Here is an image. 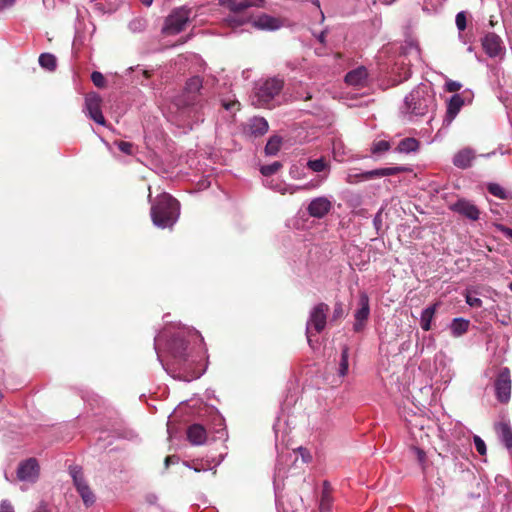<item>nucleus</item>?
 Wrapping results in <instances>:
<instances>
[{"mask_svg": "<svg viewBox=\"0 0 512 512\" xmlns=\"http://www.w3.org/2000/svg\"><path fill=\"white\" fill-rule=\"evenodd\" d=\"M332 491L333 489L331 487V484L327 480H325L322 485V492L319 502V510L321 512L331 511L333 504Z\"/></svg>", "mask_w": 512, "mask_h": 512, "instance_id": "5701e85b", "label": "nucleus"}, {"mask_svg": "<svg viewBox=\"0 0 512 512\" xmlns=\"http://www.w3.org/2000/svg\"><path fill=\"white\" fill-rule=\"evenodd\" d=\"M420 143L416 138L407 137L398 143L396 151L399 153H411L416 152L419 149Z\"/></svg>", "mask_w": 512, "mask_h": 512, "instance_id": "c85d7f7f", "label": "nucleus"}, {"mask_svg": "<svg viewBox=\"0 0 512 512\" xmlns=\"http://www.w3.org/2000/svg\"><path fill=\"white\" fill-rule=\"evenodd\" d=\"M16 0H0V12L4 11L7 8L12 7L15 4Z\"/></svg>", "mask_w": 512, "mask_h": 512, "instance_id": "de8ad7c7", "label": "nucleus"}, {"mask_svg": "<svg viewBox=\"0 0 512 512\" xmlns=\"http://www.w3.org/2000/svg\"><path fill=\"white\" fill-rule=\"evenodd\" d=\"M373 223H374V226L376 227V229H379V227L381 226V223H382V219H381V212H378L374 219H373Z\"/></svg>", "mask_w": 512, "mask_h": 512, "instance_id": "3c124183", "label": "nucleus"}, {"mask_svg": "<svg viewBox=\"0 0 512 512\" xmlns=\"http://www.w3.org/2000/svg\"><path fill=\"white\" fill-rule=\"evenodd\" d=\"M476 158L475 151L466 147L459 150L452 159V163L455 167L460 169H467L472 165L473 160Z\"/></svg>", "mask_w": 512, "mask_h": 512, "instance_id": "a211bd4d", "label": "nucleus"}, {"mask_svg": "<svg viewBox=\"0 0 512 512\" xmlns=\"http://www.w3.org/2000/svg\"><path fill=\"white\" fill-rule=\"evenodd\" d=\"M343 314V308L341 304H337L334 308V318L340 317Z\"/></svg>", "mask_w": 512, "mask_h": 512, "instance_id": "603ef678", "label": "nucleus"}, {"mask_svg": "<svg viewBox=\"0 0 512 512\" xmlns=\"http://www.w3.org/2000/svg\"><path fill=\"white\" fill-rule=\"evenodd\" d=\"M189 21V10L184 7L174 10L165 20L162 32L165 35H175L184 30Z\"/></svg>", "mask_w": 512, "mask_h": 512, "instance_id": "6e6552de", "label": "nucleus"}, {"mask_svg": "<svg viewBox=\"0 0 512 512\" xmlns=\"http://www.w3.org/2000/svg\"><path fill=\"white\" fill-rule=\"evenodd\" d=\"M487 189L490 194L499 199H507L508 197V194L505 191V189L497 183H489Z\"/></svg>", "mask_w": 512, "mask_h": 512, "instance_id": "72a5a7b5", "label": "nucleus"}, {"mask_svg": "<svg viewBox=\"0 0 512 512\" xmlns=\"http://www.w3.org/2000/svg\"><path fill=\"white\" fill-rule=\"evenodd\" d=\"M329 306L326 303L316 304L309 312L306 323V337L309 345L312 343V336L321 333L327 323Z\"/></svg>", "mask_w": 512, "mask_h": 512, "instance_id": "0eeeda50", "label": "nucleus"}, {"mask_svg": "<svg viewBox=\"0 0 512 512\" xmlns=\"http://www.w3.org/2000/svg\"><path fill=\"white\" fill-rule=\"evenodd\" d=\"M306 166L308 169H310L312 172H315V173L326 172V174L324 176H320L319 182L312 185L313 187H318L320 182L325 180L328 176V172H329L328 161L324 157H321L319 159L308 160Z\"/></svg>", "mask_w": 512, "mask_h": 512, "instance_id": "b1692460", "label": "nucleus"}, {"mask_svg": "<svg viewBox=\"0 0 512 512\" xmlns=\"http://www.w3.org/2000/svg\"><path fill=\"white\" fill-rule=\"evenodd\" d=\"M276 474L278 477L281 476V468H279V467L276 468Z\"/></svg>", "mask_w": 512, "mask_h": 512, "instance_id": "13d9d810", "label": "nucleus"}, {"mask_svg": "<svg viewBox=\"0 0 512 512\" xmlns=\"http://www.w3.org/2000/svg\"><path fill=\"white\" fill-rule=\"evenodd\" d=\"M202 88V79L199 76L191 77L187 80L184 95L178 100L179 106L182 108V114L187 117L186 123L192 128L193 123L203 121L200 112L201 106L197 104L196 96Z\"/></svg>", "mask_w": 512, "mask_h": 512, "instance_id": "20e7f679", "label": "nucleus"}, {"mask_svg": "<svg viewBox=\"0 0 512 512\" xmlns=\"http://www.w3.org/2000/svg\"><path fill=\"white\" fill-rule=\"evenodd\" d=\"M389 149L390 143L386 140H380L372 144L371 153L374 155H380L387 152Z\"/></svg>", "mask_w": 512, "mask_h": 512, "instance_id": "f704fd0d", "label": "nucleus"}, {"mask_svg": "<svg viewBox=\"0 0 512 512\" xmlns=\"http://www.w3.org/2000/svg\"><path fill=\"white\" fill-rule=\"evenodd\" d=\"M196 340L202 343L203 337L197 330L193 328L178 327L177 331L173 333L170 330L165 329L155 336L154 348L156 350L158 359L161 361L159 346L161 342L165 341L167 351L173 358L174 364L181 365L188 360V343L190 341Z\"/></svg>", "mask_w": 512, "mask_h": 512, "instance_id": "f257e3e1", "label": "nucleus"}, {"mask_svg": "<svg viewBox=\"0 0 512 512\" xmlns=\"http://www.w3.org/2000/svg\"><path fill=\"white\" fill-rule=\"evenodd\" d=\"M194 471L196 472H200L202 470H205L204 468H200V467H193Z\"/></svg>", "mask_w": 512, "mask_h": 512, "instance_id": "4d7b16f0", "label": "nucleus"}, {"mask_svg": "<svg viewBox=\"0 0 512 512\" xmlns=\"http://www.w3.org/2000/svg\"><path fill=\"white\" fill-rule=\"evenodd\" d=\"M348 358H349V348L348 346H344L341 351V359L339 363L338 373L341 377H344L348 373Z\"/></svg>", "mask_w": 512, "mask_h": 512, "instance_id": "2f4dec72", "label": "nucleus"}, {"mask_svg": "<svg viewBox=\"0 0 512 512\" xmlns=\"http://www.w3.org/2000/svg\"><path fill=\"white\" fill-rule=\"evenodd\" d=\"M39 64L42 68L53 71L56 68V57L50 53H42L39 56Z\"/></svg>", "mask_w": 512, "mask_h": 512, "instance_id": "7c9ffc66", "label": "nucleus"}, {"mask_svg": "<svg viewBox=\"0 0 512 512\" xmlns=\"http://www.w3.org/2000/svg\"><path fill=\"white\" fill-rule=\"evenodd\" d=\"M466 303L470 307H481L482 306V300L476 296H472L469 292L465 295Z\"/></svg>", "mask_w": 512, "mask_h": 512, "instance_id": "58836bf2", "label": "nucleus"}, {"mask_svg": "<svg viewBox=\"0 0 512 512\" xmlns=\"http://www.w3.org/2000/svg\"><path fill=\"white\" fill-rule=\"evenodd\" d=\"M468 51L469 52H472L473 51V48L471 46L468 47Z\"/></svg>", "mask_w": 512, "mask_h": 512, "instance_id": "0e129e2a", "label": "nucleus"}, {"mask_svg": "<svg viewBox=\"0 0 512 512\" xmlns=\"http://www.w3.org/2000/svg\"><path fill=\"white\" fill-rule=\"evenodd\" d=\"M142 2V4H144L145 6H150L153 2V0H140Z\"/></svg>", "mask_w": 512, "mask_h": 512, "instance_id": "6e6d98bb", "label": "nucleus"}, {"mask_svg": "<svg viewBox=\"0 0 512 512\" xmlns=\"http://www.w3.org/2000/svg\"><path fill=\"white\" fill-rule=\"evenodd\" d=\"M436 95L431 84L421 83L404 99L400 107L402 117L414 121L436 110Z\"/></svg>", "mask_w": 512, "mask_h": 512, "instance_id": "f03ea898", "label": "nucleus"}, {"mask_svg": "<svg viewBox=\"0 0 512 512\" xmlns=\"http://www.w3.org/2000/svg\"><path fill=\"white\" fill-rule=\"evenodd\" d=\"M70 474L73 478L74 485L81 496L84 504L89 507L95 503V495L87 485L83 478V474L80 468L72 467Z\"/></svg>", "mask_w": 512, "mask_h": 512, "instance_id": "1a4fd4ad", "label": "nucleus"}, {"mask_svg": "<svg viewBox=\"0 0 512 512\" xmlns=\"http://www.w3.org/2000/svg\"><path fill=\"white\" fill-rule=\"evenodd\" d=\"M358 304L359 308L354 314L355 323L353 325V329L355 332L362 330L370 314L369 297L366 293L363 292L359 295Z\"/></svg>", "mask_w": 512, "mask_h": 512, "instance_id": "2eb2a0df", "label": "nucleus"}, {"mask_svg": "<svg viewBox=\"0 0 512 512\" xmlns=\"http://www.w3.org/2000/svg\"><path fill=\"white\" fill-rule=\"evenodd\" d=\"M281 146V138L278 136L271 137L266 146H265V153L267 155H276L278 151L280 150Z\"/></svg>", "mask_w": 512, "mask_h": 512, "instance_id": "473e14b6", "label": "nucleus"}, {"mask_svg": "<svg viewBox=\"0 0 512 512\" xmlns=\"http://www.w3.org/2000/svg\"><path fill=\"white\" fill-rule=\"evenodd\" d=\"M249 131L254 136L264 135L269 128L268 122L263 117H254L249 121Z\"/></svg>", "mask_w": 512, "mask_h": 512, "instance_id": "a878e982", "label": "nucleus"}, {"mask_svg": "<svg viewBox=\"0 0 512 512\" xmlns=\"http://www.w3.org/2000/svg\"><path fill=\"white\" fill-rule=\"evenodd\" d=\"M404 171H406V168L402 167V166L385 167V168H378V169L362 172V173H360V176H361L362 180H370V179H374V178H381V177L396 175V174L402 173Z\"/></svg>", "mask_w": 512, "mask_h": 512, "instance_id": "6ab92c4d", "label": "nucleus"}, {"mask_svg": "<svg viewBox=\"0 0 512 512\" xmlns=\"http://www.w3.org/2000/svg\"><path fill=\"white\" fill-rule=\"evenodd\" d=\"M473 440L477 452L480 455H485L487 451L485 442L477 435L474 436Z\"/></svg>", "mask_w": 512, "mask_h": 512, "instance_id": "ea45409f", "label": "nucleus"}, {"mask_svg": "<svg viewBox=\"0 0 512 512\" xmlns=\"http://www.w3.org/2000/svg\"><path fill=\"white\" fill-rule=\"evenodd\" d=\"M39 475V465L35 458H29L19 464L17 477L20 481L35 482Z\"/></svg>", "mask_w": 512, "mask_h": 512, "instance_id": "4468645a", "label": "nucleus"}, {"mask_svg": "<svg viewBox=\"0 0 512 512\" xmlns=\"http://www.w3.org/2000/svg\"><path fill=\"white\" fill-rule=\"evenodd\" d=\"M266 186L271 188L272 190L279 192L281 194L290 193L293 194L298 190L305 189L307 186H289L279 180L272 179L266 182Z\"/></svg>", "mask_w": 512, "mask_h": 512, "instance_id": "393cba45", "label": "nucleus"}, {"mask_svg": "<svg viewBox=\"0 0 512 512\" xmlns=\"http://www.w3.org/2000/svg\"><path fill=\"white\" fill-rule=\"evenodd\" d=\"M470 321L464 318H454L449 326L453 337H461L469 328Z\"/></svg>", "mask_w": 512, "mask_h": 512, "instance_id": "bb28decb", "label": "nucleus"}, {"mask_svg": "<svg viewBox=\"0 0 512 512\" xmlns=\"http://www.w3.org/2000/svg\"><path fill=\"white\" fill-rule=\"evenodd\" d=\"M451 209L454 212H456L472 221L478 220L479 216H480V211L476 207V205H474L472 202L465 200V199L458 200L456 203H454L451 206Z\"/></svg>", "mask_w": 512, "mask_h": 512, "instance_id": "dca6fc26", "label": "nucleus"}, {"mask_svg": "<svg viewBox=\"0 0 512 512\" xmlns=\"http://www.w3.org/2000/svg\"><path fill=\"white\" fill-rule=\"evenodd\" d=\"M496 431L498 433L501 443H503L507 449H511L512 428L507 423H499L498 425H496Z\"/></svg>", "mask_w": 512, "mask_h": 512, "instance_id": "cd10ccee", "label": "nucleus"}, {"mask_svg": "<svg viewBox=\"0 0 512 512\" xmlns=\"http://www.w3.org/2000/svg\"><path fill=\"white\" fill-rule=\"evenodd\" d=\"M482 47L490 58L501 60L506 53L502 39L495 33H488L482 38Z\"/></svg>", "mask_w": 512, "mask_h": 512, "instance_id": "9d476101", "label": "nucleus"}, {"mask_svg": "<svg viewBox=\"0 0 512 512\" xmlns=\"http://www.w3.org/2000/svg\"><path fill=\"white\" fill-rule=\"evenodd\" d=\"M0 512H14V508L8 500H2L0 503Z\"/></svg>", "mask_w": 512, "mask_h": 512, "instance_id": "37998d69", "label": "nucleus"}, {"mask_svg": "<svg viewBox=\"0 0 512 512\" xmlns=\"http://www.w3.org/2000/svg\"><path fill=\"white\" fill-rule=\"evenodd\" d=\"M117 146L121 152L127 155H131L133 153V144L130 142L119 141L117 142Z\"/></svg>", "mask_w": 512, "mask_h": 512, "instance_id": "a19ab883", "label": "nucleus"}, {"mask_svg": "<svg viewBox=\"0 0 512 512\" xmlns=\"http://www.w3.org/2000/svg\"><path fill=\"white\" fill-rule=\"evenodd\" d=\"M503 231H504V233H505L508 237H510V238L512 239V229H510V228H504V229H503Z\"/></svg>", "mask_w": 512, "mask_h": 512, "instance_id": "864d4df0", "label": "nucleus"}, {"mask_svg": "<svg viewBox=\"0 0 512 512\" xmlns=\"http://www.w3.org/2000/svg\"><path fill=\"white\" fill-rule=\"evenodd\" d=\"M263 2V0H220L221 5L227 7L231 12H233V15L228 16L225 20L228 26L233 29L241 27L249 22L248 17L239 16L238 13L253 6L261 7Z\"/></svg>", "mask_w": 512, "mask_h": 512, "instance_id": "423d86ee", "label": "nucleus"}, {"mask_svg": "<svg viewBox=\"0 0 512 512\" xmlns=\"http://www.w3.org/2000/svg\"><path fill=\"white\" fill-rule=\"evenodd\" d=\"M455 23L459 31H464L466 28V15L461 11L456 15Z\"/></svg>", "mask_w": 512, "mask_h": 512, "instance_id": "4c0bfd02", "label": "nucleus"}, {"mask_svg": "<svg viewBox=\"0 0 512 512\" xmlns=\"http://www.w3.org/2000/svg\"><path fill=\"white\" fill-rule=\"evenodd\" d=\"M368 80V72L367 69L363 66H360L350 72L345 76V82L348 85L354 87H363L366 85Z\"/></svg>", "mask_w": 512, "mask_h": 512, "instance_id": "aec40b11", "label": "nucleus"}, {"mask_svg": "<svg viewBox=\"0 0 512 512\" xmlns=\"http://www.w3.org/2000/svg\"><path fill=\"white\" fill-rule=\"evenodd\" d=\"M101 97L97 94L88 95L85 98V113L99 125H105L106 120L101 111Z\"/></svg>", "mask_w": 512, "mask_h": 512, "instance_id": "ddd939ff", "label": "nucleus"}, {"mask_svg": "<svg viewBox=\"0 0 512 512\" xmlns=\"http://www.w3.org/2000/svg\"><path fill=\"white\" fill-rule=\"evenodd\" d=\"M358 181H363L361 179L360 173H356V174L349 173L346 177V182L349 184H355Z\"/></svg>", "mask_w": 512, "mask_h": 512, "instance_id": "c03bdc74", "label": "nucleus"}, {"mask_svg": "<svg viewBox=\"0 0 512 512\" xmlns=\"http://www.w3.org/2000/svg\"><path fill=\"white\" fill-rule=\"evenodd\" d=\"M332 207L333 203L329 197L319 196L309 202L307 213L313 218L322 219L331 211Z\"/></svg>", "mask_w": 512, "mask_h": 512, "instance_id": "f8f14e48", "label": "nucleus"}, {"mask_svg": "<svg viewBox=\"0 0 512 512\" xmlns=\"http://www.w3.org/2000/svg\"><path fill=\"white\" fill-rule=\"evenodd\" d=\"M2 397H3V396H2V393L0 392V400L2 399Z\"/></svg>", "mask_w": 512, "mask_h": 512, "instance_id": "338daca9", "label": "nucleus"}, {"mask_svg": "<svg viewBox=\"0 0 512 512\" xmlns=\"http://www.w3.org/2000/svg\"><path fill=\"white\" fill-rule=\"evenodd\" d=\"M318 40L321 42V43H324L325 41V32H321L318 36Z\"/></svg>", "mask_w": 512, "mask_h": 512, "instance_id": "5fc2aeb1", "label": "nucleus"}, {"mask_svg": "<svg viewBox=\"0 0 512 512\" xmlns=\"http://www.w3.org/2000/svg\"><path fill=\"white\" fill-rule=\"evenodd\" d=\"M436 312V305L429 306L425 308L420 317V325L424 331H429L431 329V322Z\"/></svg>", "mask_w": 512, "mask_h": 512, "instance_id": "c756f323", "label": "nucleus"}, {"mask_svg": "<svg viewBox=\"0 0 512 512\" xmlns=\"http://www.w3.org/2000/svg\"><path fill=\"white\" fill-rule=\"evenodd\" d=\"M461 83L453 80H449L445 84V88L448 92H457L461 89Z\"/></svg>", "mask_w": 512, "mask_h": 512, "instance_id": "79ce46f5", "label": "nucleus"}, {"mask_svg": "<svg viewBox=\"0 0 512 512\" xmlns=\"http://www.w3.org/2000/svg\"><path fill=\"white\" fill-rule=\"evenodd\" d=\"M282 167V164L280 162H273L268 165H264L261 167L260 172L263 176H271L275 174L280 168Z\"/></svg>", "mask_w": 512, "mask_h": 512, "instance_id": "c9c22d12", "label": "nucleus"}, {"mask_svg": "<svg viewBox=\"0 0 512 512\" xmlns=\"http://www.w3.org/2000/svg\"><path fill=\"white\" fill-rule=\"evenodd\" d=\"M284 80L273 77L259 82L255 87L253 104L259 107L267 106L282 90Z\"/></svg>", "mask_w": 512, "mask_h": 512, "instance_id": "39448f33", "label": "nucleus"}, {"mask_svg": "<svg viewBox=\"0 0 512 512\" xmlns=\"http://www.w3.org/2000/svg\"><path fill=\"white\" fill-rule=\"evenodd\" d=\"M178 462V457L176 456H168L165 459V467L168 468L170 464H174Z\"/></svg>", "mask_w": 512, "mask_h": 512, "instance_id": "8fccbe9b", "label": "nucleus"}, {"mask_svg": "<svg viewBox=\"0 0 512 512\" xmlns=\"http://www.w3.org/2000/svg\"><path fill=\"white\" fill-rule=\"evenodd\" d=\"M170 429H171L170 425L168 424L167 430H168L169 435L171 436V430Z\"/></svg>", "mask_w": 512, "mask_h": 512, "instance_id": "e2e57ef3", "label": "nucleus"}, {"mask_svg": "<svg viewBox=\"0 0 512 512\" xmlns=\"http://www.w3.org/2000/svg\"><path fill=\"white\" fill-rule=\"evenodd\" d=\"M91 80L96 87L102 88L105 86L106 81L102 73L94 71L91 74Z\"/></svg>", "mask_w": 512, "mask_h": 512, "instance_id": "e433bc0d", "label": "nucleus"}, {"mask_svg": "<svg viewBox=\"0 0 512 512\" xmlns=\"http://www.w3.org/2000/svg\"><path fill=\"white\" fill-rule=\"evenodd\" d=\"M464 105V99L460 94H454L447 103V110L443 119V126L448 127L456 118Z\"/></svg>", "mask_w": 512, "mask_h": 512, "instance_id": "f3484780", "label": "nucleus"}, {"mask_svg": "<svg viewBox=\"0 0 512 512\" xmlns=\"http://www.w3.org/2000/svg\"><path fill=\"white\" fill-rule=\"evenodd\" d=\"M252 26L262 30H276L281 27V21L275 17L263 14L252 22Z\"/></svg>", "mask_w": 512, "mask_h": 512, "instance_id": "4be33fe9", "label": "nucleus"}, {"mask_svg": "<svg viewBox=\"0 0 512 512\" xmlns=\"http://www.w3.org/2000/svg\"><path fill=\"white\" fill-rule=\"evenodd\" d=\"M179 214V202L167 193L159 195L151 207L153 224L159 228L172 227L177 222Z\"/></svg>", "mask_w": 512, "mask_h": 512, "instance_id": "7ed1b4c3", "label": "nucleus"}, {"mask_svg": "<svg viewBox=\"0 0 512 512\" xmlns=\"http://www.w3.org/2000/svg\"><path fill=\"white\" fill-rule=\"evenodd\" d=\"M414 452H415V454L417 456V459H418L419 463L421 465H423L425 460H426V453L422 449L417 448V447L414 448Z\"/></svg>", "mask_w": 512, "mask_h": 512, "instance_id": "49530a36", "label": "nucleus"}, {"mask_svg": "<svg viewBox=\"0 0 512 512\" xmlns=\"http://www.w3.org/2000/svg\"><path fill=\"white\" fill-rule=\"evenodd\" d=\"M509 289L512 291V282L509 284Z\"/></svg>", "mask_w": 512, "mask_h": 512, "instance_id": "69168bd1", "label": "nucleus"}, {"mask_svg": "<svg viewBox=\"0 0 512 512\" xmlns=\"http://www.w3.org/2000/svg\"><path fill=\"white\" fill-rule=\"evenodd\" d=\"M223 107L228 111L238 109L239 103L237 101H222Z\"/></svg>", "mask_w": 512, "mask_h": 512, "instance_id": "a18cd8bd", "label": "nucleus"}, {"mask_svg": "<svg viewBox=\"0 0 512 512\" xmlns=\"http://www.w3.org/2000/svg\"><path fill=\"white\" fill-rule=\"evenodd\" d=\"M495 394L498 401L506 403L511 396V379L508 368H502L497 375L494 383Z\"/></svg>", "mask_w": 512, "mask_h": 512, "instance_id": "9b49d317", "label": "nucleus"}, {"mask_svg": "<svg viewBox=\"0 0 512 512\" xmlns=\"http://www.w3.org/2000/svg\"><path fill=\"white\" fill-rule=\"evenodd\" d=\"M336 149H337V148H336V144H335V145H334V147H333V152H334V156H335V157H337Z\"/></svg>", "mask_w": 512, "mask_h": 512, "instance_id": "bf43d9fd", "label": "nucleus"}, {"mask_svg": "<svg viewBox=\"0 0 512 512\" xmlns=\"http://www.w3.org/2000/svg\"><path fill=\"white\" fill-rule=\"evenodd\" d=\"M187 438L192 445H203L207 439L205 428L200 424H193L187 430Z\"/></svg>", "mask_w": 512, "mask_h": 512, "instance_id": "412c9836", "label": "nucleus"}, {"mask_svg": "<svg viewBox=\"0 0 512 512\" xmlns=\"http://www.w3.org/2000/svg\"><path fill=\"white\" fill-rule=\"evenodd\" d=\"M36 512H49V511L45 510V509H38Z\"/></svg>", "mask_w": 512, "mask_h": 512, "instance_id": "052dcab7", "label": "nucleus"}, {"mask_svg": "<svg viewBox=\"0 0 512 512\" xmlns=\"http://www.w3.org/2000/svg\"><path fill=\"white\" fill-rule=\"evenodd\" d=\"M130 29L133 31H138L143 28V23L141 20H134L130 23Z\"/></svg>", "mask_w": 512, "mask_h": 512, "instance_id": "09e8293b", "label": "nucleus"}, {"mask_svg": "<svg viewBox=\"0 0 512 512\" xmlns=\"http://www.w3.org/2000/svg\"><path fill=\"white\" fill-rule=\"evenodd\" d=\"M494 154H495V152H491V153L486 154L485 156L490 157L491 155H494Z\"/></svg>", "mask_w": 512, "mask_h": 512, "instance_id": "680f3d73", "label": "nucleus"}]
</instances>
